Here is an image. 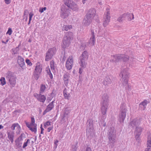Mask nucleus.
Listing matches in <instances>:
<instances>
[{
	"label": "nucleus",
	"instance_id": "nucleus-30",
	"mask_svg": "<svg viewBox=\"0 0 151 151\" xmlns=\"http://www.w3.org/2000/svg\"><path fill=\"white\" fill-rule=\"evenodd\" d=\"M121 56L123 57L122 58V59L124 62L127 61L129 60V57L127 55L121 54Z\"/></svg>",
	"mask_w": 151,
	"mask_h": 151
},
{
	"label": "nucleus",
	"instance_id": "nucleus-21",
	"mask_svg": "<svg viewBox=\"0 0 151 151\" xmlns=\"http://www.w3.org/2000/svg\"><path fill=\"white\" fill-rule=\"evenodd\" d=\"M7 137L9 139L12 143L14 142V132L10 131L7 132Z\"/></svg>",
	"mask_w": 151,
	"mask_h": 151
},
{
	"label": "nucleus",
	"instance_id": "nucleus-3",
	"mask_svg": "<svg viewBox=\"0 0 151 151\" xmlns=\"http://www.w3.org/2000/svg\"><path fill=\"white\" fill-rule=\"evenodd\" d=\"M73 33L71 32H67L65 33L63 41V43L62 47L63 48H65L69 46L70 44V41L73 38Z\"/></svg>",
	"mask_w": 151,
	"mask_h": 151
},
{
	"label": "nucleus",
	"instance_id": "nucleus-7",
	"mask_svg": "<svg viewBox=\"0 0 151 151\" xmlns=\"http://www.w3.org/2000/svg\"><path fill=\"white\" fill-rule=\"evenodd\" d=\"M56 48L53 47L49 49L46 53L45 60L48 61L51 59L56 52Z\"/></svg>",
	"mask_w": 151,
	"mask_h": 151
},
{
	"label": "nucleus",
	"instance_id": "nucleus-26",
	"mask_svg": "<svg viewBox=\"0 0 151 151\" xmlns=\"http://www.w3.org/2000/svg\"><path fill=\"white\" fill-rule=\"evenodd\" d=\"M54 101H53L50 103L47 106L46 109L49 112L54 107L53 103Z\"/></svg>",
	"mask_w": 151,
	"mask_h": 151
},
{
	"label": "nucleus",
	"instance_id": "nucleus-14",
	"mask_svg": "<svg viewBox=\"0 0 151 151\" xmlns=\"http://www.w3.org/2000/svg\"><path fill=\"white\" fill-rule=\"evenodd\" d=\"M42 94L40 93L39 94H34V96L38 101L42 103H44L46 99V97L45 96L42 95Z\"/></svg>",
	"mask_w": 151,
	"mask_h": 151
},
{
	"label": "nucleus",
	"instance_id": "nucleus-32",
	"mask_svg": "<svg viewBox=\"0 0 151 151\" xmlns=\"http://www.w3.org/2000/svg\"><path fill=\"white\" fill-rule=\"evenodd\" d=\"M134 19V15L132 14L127 13V19L129 21H131Z\"/></svg>",
	"mask_w": 151,
	"mask_h": 151
},
{
	"label": "nucleus",
	"instance_id": "nucleus-27",
	"mask_svg": "<svg viewBox=\"0 0 151 151\" xmlns=\"http://www.w3.org/2000/svg\"><path fill=\"white\" fill-rule=\"evenodd\" d=\"M63 1L65 5L69 8L73 2L71 0H63Z\"/></svg>",
	"mask_w": 151,
	"mask_h": 151
},
{
	"label": "nucleus",
	"instance_id": "nucleus-59",
	"mask_svg": "<svg viewBox=\"0 0 151 151\" xmlns=\"http://www.w3.org/2000/svg\"><path fill=\"white\" fill-rule=\"evenodd\" d=\"M27 142H25L24 143V145L23 146V148H24L27 146Z\"/></svg>",
	"mask_w": 151,
	"mask_h": 151
},
{
	"label": "nucleus",
	"instance_id": "nucleus-48",
	"mask_svg": "<svg viewBox=\"0 0 151 151\" xmlns=\"http://www.w3.org/2000/svg\"><path fill=\"white\" fill-rule=\"evenodd\" d=\"M26 62L27 63L28 65L30 66L32 65V63L29 60V59H26Z\"/></svg>",
	"mask_w": 151,
	"mask_h": 151
},
{
	"label": "nucleus",
	"instance_id": "nucleus-29",
	"mask_svg": "<svg viewBox=\"0 0 151 151\" xmlns=\"http://www.w3.org/2000/svg\"><path fill=\"white\" fill-rule=\"evenodd\" d=\"M148 103H149L148 101L147 100H145L140 104L139 105L140 106L141 105L143 106L144 107L143 110H144L146 108V105Z\"/></svg>",
	"mask_w": 151,
	"mask_h": 151
},
{
	"label": "nucleus",
	"instance_id": "nucleus-50",
	"mask_svg": "<svg viewBox=\"0 0 151 151\" xmlns=\"http://www.w3.org/2000/svg\"><path fill=\"white\" fill-rule=\"evenodd\" d=\"M122 16H123V19L124 20H125L126 19H127V13H124L123 14Z\"/></svg>",
	"mask_w": 151,
	"mask_h": 151
},
{
	"label": "nucleus",
	"instance_id": "nucleus-56",
	"mask_svg": "<svg viewBox=\"0 0 151 151\" xmlns=\"http://www.w3.org/2000/svg\"><path fill=\"white\" fill-rule=\"evenodd\" d=\"M4 1L5 3L7 4H8L11 3V1L10 0H5Z\"/></svg>",
	"mask_w": 151,
	"mask_h": 151
},
{
	"label": "nucleus",
	"instance_id": "nucleus-41",
	"mask_svg": "<svg viewBox=\"0 0 151 151\" xmlns=\"http://www.w3.org/2000/svg\"><path fill=\"white\" fill-rule=\"evenodd\" d=\"M34 127L32 128V127L30 128L29 129L30 130H31L32 132H34L35 133H36L37 132V126H33Z\"/></svg>",
	"mask_w": 151,
	"mask_h": 151
},
{
	"label": "nucleus",
	"instance_id": "nucleus-2",
	"mask_svg": "<svg viewBox=\"0 0 151 151\" xmlns=\"http://www.w3.org/2000/svg\"><path fill=\"white\" fill-rule=\"evenodd\" d=\"M109 96L106 93H104L102 96V102L101 103V112L102 114H106L107 109L109 106Z\"/></svg>",
	"mask_w": 151,
	"mask_h": 151
},
{
	"label": "nucleus",
	"instance_id": "nucleus-13",
	"mask_svg": "<svg viewBox=\"0 0 151 151\" xmlns=\"http://www.w3.org/2000/svg\"><path fill=\"white\" fill-rule=\"evenodd\" d=\"M73 63V60L72 58H68L66 63L65 66L68 70L71 69Z\"/></svg>",
	"mask_w": 151,
	"mask_h": 151
},
{
	"label": "nucleus",
	"instance_id": "nucleus-63",
	"mask_svg": "<svg viewBox=\"0 0 151 151\" xmlns=\"http://www.w3.org/2000/svg\"><path fill=\"white\" fill-rule=\"evenodd\" d=\"M49 111L46 109L43 112V114L45 115L46 113Z\"/></svg>",
	"mask_w": 151,
	"mask_h": 151
},
{
	"label": "nucleus",
	"instance_id": "nucleus-36",
	"mask_svg": "<svg viewBox=\"0 0 151 151\" xmlns=\"http://www.w3.org/2000/svg\"><path fill=\"white\" fill-rule=\"evenodd\" d=\"M0 81H1V84L2 86H3L6 84V81L5 78L4 77H1L0 79Z\"/></svg>",
	"mask_w": 151,
	"mask_h": 151
},
{
	"label": "nucleus",
	"instance_id": "nucleus-20",
	"mask_svg": "<svg viewBox=\"0 0 151 151\" xmlns=\"http://www.w3.org/2000/svg\"><path fill=\"white\" fill-rule=\"evenodd\" d=\"M17 62L19 65L22 68L24 67L25 63L24 59L21 56H18V57Z\"/></svg>",
	"mask_w": 151,
	"mask_h": 151
},
{
	"label": "nucleus",
	"instance_id": "nucleus-6",
	"mask_svg": "<svg viewBox=\"0 0 151 151\" xmlns=\"http://www.w3.org/2000/svg\"><path fill=\"white\" fill-rule=\"evenodd\" d=\"M116 130L113 127H111L108 131V136L109 139V143L114 144L115 142L116 136Z\"/></svg>",
	"mask_w": 151,
	"mask_h": 151
},
{
	"label": "nucleus",
	"instance_id": "nucleus-61",
	"mask_svg": "<svg viewBox=\"0 0 151 151\" xmlns=\"http://www.w3.org/2000/svg\"><path fill=\"white\" fill-rule=\"evenodd\" d=\"M53 128L52 127H50L47 128V130L48 132H50V131H51L52 129Z\"/></svg>",
	"mask_w": 151,
	"mask_h": 151
},
{
	"label": "nucleus",
	"instance_id": "nucleus-8",
	"mask_svg": "<svg viewBox=\"0 0 151 151\" xmlns=\"http://www.w3.org/2000/svg\"><path fill=\"white\" fill-rule=\"evenodd\" d=\"M110 18V12L109 9H106V12H105L104 19L103 25L105 27L109 24Z\"/></svg>",
	"mask_w": 151,
	"mask_h": 151
},
{
	"label": "nucleus",
	"instance_id": "nucleus-9",
	"mask_svg": "<svg viewBox=\"0 0 151 151\" xmlns=\"http://www.w3.org/2000/svg\"><path fill=\"white\" fill-rule=\"evenodd\" d=\"M42 70L41 65L37 64L35 67L34 73V76L36 80H37L41 74Z\"/></svg>",
	"mask_w": 151,
	"mask_h": 151
},
{
	"label": "nucleus",
	"instance_id": "nucleus-53",
	"mask_svg": "<svg viewBox=\"0 0 151 151\" xmlns=\"http://www.w3.org/2000/svg\"><path fill=\"white\" fill-rule=\"evenodd\" d=\"M34 15V14L32 13H30L29 14V20H31L33 16Z\"/></svg>",
	"mask_w": 151,
	"mask_h": 151
},
{
	"label": "nucleus",
	"instance_id": "nucleus-1",
	"mask_svg": "<svg viewBox=\"0 0 151 151\" xmlns=\"http://www.w3.org/2000/svg\"><path fill=\"white\" fill-rule=\"evenodd\" d=\"M5 77L9 87L11 88L14 87L16 84L17 77L14 73L8 71L5 74Z\"/></svg>",
	"mask_w": 151,
	"mask_h": 151
},
{
	"label": "nucleus",
	"instance_id": "nucleus-28",
	"mask_svg": "<svg viewBox=\"0 0 151 151\" xmlns=\"http://www.w3.org/2000/svg\"><path fill=\"white\" fill-rule=\"evenodd\" d=\"M72 28V26L71 25H64L62 27V30L63 31H68V30Z\"/></svg>",
	"mask_w": 151,
	"mask_h": 151
},
{
	"label": "nucleus",
	"instance_id": "nucleus-23",
	"mask_svg": "<svg viewBox=\"0 0 151 151\" xmlns=\"http://www.w3.org/2000/svg\"><path fill=\"white\" fill-rule=\"evenodd\" d=\"M87 60H85L79 58V63L80 66L83 68H85L87 64V63L86 62Z\"/></svg>",
	"mask_w": 151,
	"mask_h": 151
},
{
	"label": "nucleus",
	"instance_id": "nucleus-39",
	"mask_svg": "<svg viewBox=\"0 0 151 151\" xmlns=\"http://www.w3.org/2000/svg\"><path fill=\"white\" fill-rule=\"evenodd\" d=\"M50 67L52 70H54V62L53 60H52L50 62Z\"/></svg>",
	"mask_w": 151,
	"mask_h": 151
},
{
	"label": "nucleus",
	"instance_id": "nucleus-37",
	"mask_svg": "<svg viewBox=\"0 0 151 151\" xmlns=\"http://www.w3.org/2000/svg\"><path fill=\"white\" fill-rule=\"evenodd\" d=\"M78 143H76V145H72V151H76L77 148L78 147V146L77 145Z\"/></svg>",
	"mask_w": 151,
	"mask_h": 151
},
{
	"label": "nucleus",
	"instance_id": "nucleus-52",
	"mask_svg": "<svg viewBox=\"0 0 151 151\" xmlns=\"http://www.w3.org/2000/svg\"><path fill=\"white\" fill-rule=\"evenodd\" d=\"M16 145L17 146V147L18 148H19L21 146V145L19 142H16Z\"/></svg>",
	"mask_w": 151,
	"mask_h": 151
},
{
	"label": "nucleus",
	"instance_id": "nucleus-46",
	"mask_svg": "<svg viewBox=\"0 0 151 151\" xmlns=\"http://www.w3.org/2000/svg\"><path fill=\"white\" fill-rule=\"evenodd\" d=\"M12 29L11 28H9L7 32H6V34H9V35H11L12 33Z\"/></svg>",
	"mask_w": 151,
	"mask_h": 151
},
{
	"label": "nucleus",
	"instance_id": "nucleus-55",
	"mask_svg": "<svg viewBox=\"0 0 151 151\" xmlns=\"http://www.w3.org/2000/svg\"><path fill=\"white\" fill-rule=\"evenodd\" d=\"M46 125L47 126H49L50 125V122L49 121L47 122L45 124H44V126H45Z\"/></svg>",
	"mask_w": 151,
	"mask_h": 151
},
{
	"label": "nucleus",
	"instance_id": "nucleus-62",
	"mask_svg": "<svg viewBox=\"0 0 151 151\" xmlns=\"http://www.w3.org/2000/svg\"><path fill=\"white\" fill-rule=\"evenodd\" d=\"M8 41H9V40L7 39L6 40V41H5V42L4 41H2V42L3 43H4L5 44H6L8 42Z\"/></svg>",
	"mask_w": 151,
	"mask_h": 151
},
{
	"label": "nucleus",
	"instance_id": "nucleus-17",
	"mask_svg": "<svg viewBox=\"0 0 151 151\" xmlns=\"http://www.w3.org/2000/svg\"><path fill=\"white\" fill-rule=\"evenodd\" d=\"M70 77L69 73H66L63 75V79L64 81V83L66 86H67L68 85Z\"/></svg>",
	"mask_w": 151,
	"mask_h": 151
},
{
	"label": "nucleus",
	"instance_id": "nucleus-45",
	"mask_svg": "<svg viewBox=\"0 0 151 151\" xmlns=\"http://www.w3.org/2000/svg\"><path fill=\"white\" fill-rule=\"evenodd\" d=\"M18 47H17L16 48L13 49V53L14 54H17V53L18 51Z\"/></svg>",
	"mask_w": 151,
	"mask_h": 151
},
{
	"label": "nucleus",
	"instance_id": "nucleus-58",
	"mask_svg": "<svg viewBox=\"0 0 151 151\" xmlns=\"http://www.w3.org/2000/svg\"><path fill=\"white\" fill-rule=\"evenodd\" d=\"M86 151H92V150L91 148L90 147H87L86 148Z\"/></svg>",
	"mask_w": 151,
	"mask_h": 151
},
{
	"label": "nucleus",
	"instance_id": "nucleus-10",
	"mask_svg": "<svg viewBox=\"0 0 151 151\" xmlns=\"http://www.w3.org/2000/svg\"><path fill=\"white\" fill-rule=\"evenodd\" d=\"M143 129V128L141 127H136L134 131V134L136 140H139V136L140 135L141 132Z\"/></svg>",
	"mask_w": 151,
	"mask_h": 151
},
{
	"label": "nucleus",
	"instance_id": "nucleus-44",
	"mask_svg": "<svg viewBox=\"0 0 151 151\" xmlns=\"http://www.w3.org/2000/svg\"><path fill=\"white\" fill-rule=\"evenodd\" d=\"M123 20H124L123 19V16L122 15H120L117 19V20L120 22H122Z\"/></svg>",
	"mask_w": 151,
	"mask_h": 151
},
{
	"label": "nucleus",
	"instance_id": "nucleus-49",
	"mask_svg": "<svg viewBox=\"0 0 151 151\" xmlns=\"http://www.w3.org/2000/svg\"><path fill=\"white\" fill-rule=\"evenodd\" d=\"M46 9V7H44L42 8H40L39 9V11L41 13H42L44 11H45Z\"/></svg>",
	"mask_w": 151,
	"mask_h": 151
},
{
	"label": "nucleus",
	"instance_id": "nucleus-16",
	"mask_svg": "<svg viewBox=\"0 0 151 151\" xmlns=\"http://www.w3.org/2000/svg\"><path fill=\"white\" fill-rule=\"evenodd\" d=\"M103 84L106 87L112 85V82L109 76H107L106 77L103 81Z\"/></svg>",
	"mask_w": 151,
	"mask_h": 151
},
{
	"label": "nucleus",
	"instance_id": "nucleus-60",
	"mask_svg": "<svg viewBox=\"0 0 151 151\" xmlns=\"http://www.w3.org/2000/svg\"><path fill=\"white\" fill-rule=\"evenodd\" d=\"M145 151H151V149L150 147H147L145 149Z\"/></svg>",
	"mask_w": 151,
	"mask_h": 151
},
{
	"label": "nucleus",
	"instance_id": "nucleus-47",
	"mask_svg": "<svg viewBox=\"0 0 151 151\" xmlns=\"http://www.w3.org/2000/svg\"><path fill=\"white\" fill-rule=\"evenodd\" d=\"M147 147L151 148V141L148 140L147 142Z\"/></svg>",
	"mask_w": 151,
	"mask_h": 151
},
{
	"label": "nucleus",
	"instance_id": "nucleus-33",
	"mask_svg": "<svg viewBox=\"0 0 151 151\" xmlns=\"http://www.w3.org/2000/svg\"><path fill=\"white\" fill-rule=\"evenodd\" d=\"M16 127L18 129H19L20 128V126L19 125V124L17 123L16 124H13L12 126L11 127V128L13 130H14L15 129V128Z\"/></svg>",
	"mask_w": 151,
	"mask_h": 151
},
{
	"label": "nucleus",
	"instance_id": "nucleus-38",
	"mask_svg": "<svg viewBox=\"0 0 151 151\" xmlns=\"http://www.w3.org/2000/svg\"><path fill=\"white\" fill-rule=\"evenodd\" d=\"M31 125L32 126H37V124H35V120L34 117H32L31 118Z\"/></svg>",
	"mask_w": 151,
	"mask_h": 151
},
{
	"label": "nucleus",
	"instance_id": "nucleus-35",
	"mask_svg": "<svg viewBox=\"0 0 151 151\" xmlns=\"http://www.w3.org/2000/svg\"><path fill=\"white\" fill-rule=\"evenodd\" d=\"M46 87L45 85H42L40 87V93H43L46 89Z\"/></svg>",
	"mask_w": 151,
	"mask_h": 151
},
{
	"label": "nucleus",
	"instance_id": "nucleus-31",
	"mask_svg": "<svg viewBox=\"0 0 151 151\" xmlns=\"http://www.w3.org/2000/svg\"><path fill=\"white\" fill-rule=\"evenodd\" d=\"M95 40V37H91L90 38V39L89 42V44H90L92 46L94 45Z\"/></svg>",
	"mask_w": 151,
	"mask_h": 151
},
{
	"label": "nucleus",
	"instance_id": "nucleus-11",
	"mask_svg": "<svg viewBox=\"0 0 151 151\" xmlns=\"http://www.w3.org/2000/svg\"><path fill=\"white\" fill-rule=\"evenodd\" d=\"M122 57L121 56V54L111 55L110 61L112 62L117 63L122 60Z\"/></svg>",
	"mask_w": 151,
	"mask_h": 151
},
{
	"label": "nucleus",
	"instance_id": "nucleus-12",
	"mask_svg": "<svg viewBox=\"0 0 151 151\" xmlns=\"http://www.w3.org/2000/svg\"><path fill=\"white\" fill-rule=\"evenodd\" d=\"M69 11L68 9H65L64 7H62L61 9L60 12L61 17L63 19L67 17L69 15Z\"/></svg>",
	"mask_w": 151,
	"mask_h": 151
},
{
	"label": "nucleus",
	"instance_id": "nucleus-22",
	"mask_svg": "<svg viewBox=\"0 0 151 151\" xmlns=\"http://www.w3.org/2000/svg\"><path fill=\"white\" fill-rule=\"evenodd\" d=\"M70 92L69 90L65 88L63 91L64 96L65 99H69L70 96Z\"/></svg>",
	"mask_w": 151,
	"mask_h": 151
},
{
	"label": "nucleus",
	"instance_id": "nucleus-15",
	"mask_svg": "<svg viewBox=\"0 0 151 151\" xmlns=\"http://www.w3.org/2000/svg\"><path fill=\"white\" fill-rule=\"evenodd\" d=\"M92 19L85 16L83 22V26L87 27L89 25L92 21Z\"/></svg>",
	"mask_w": 151,
	"mask_h": 151
},
{
	"label": "nucleus",
	"instance_id": "nucleus-51",
	"mask_svg": "<svg viewBox=\"0 0 151 151\" xmlns=\"http://www.w3.org/2000/svg\"><path fill=\"white\" fill-rule=\"evenodd\" d=\"M96 32H95L93 30H91V35L92 36L91 37H95V34Z\"/></svg>",
	"mask_w": 151,
	"mask_h": 151
},
{
	"label": "nucleus",
	"instance_id": "nucleus-25",
	"mask_svg": "<svg viewBox=\"0 0 151 151\" xmlns=\"http://www.w3.org/2000/svg\"><path fill=\"white\" fill-rule=\"evenodd\" d=\"M88 58V54L86 51H84L83 52L82 55L80 57V58L85 60H87Z\"/></svg>",
	"mask_w": 151,
	"mask_h": 151
},
{
	"label": "nucleus",
	"instance_id": "nucleus-64",
	"mask_svg": "<svg viewBox=\"0 0 151 151\" xmlns=\"http://www.w3.org/2000/svg\"><path fill=\"white\" fill-rule=\"evenodd\" d=\"M3 137V134L2 133L0 132V139L2 138Z\"/></svg>",
	"mask_w": 151,
	"mask_h": 151
},
{
	"label": "nucleus",
	"instance_id": "nucleus-42",
	"mask_svg": "<svg viewBox=\"0 0 151 151\" xmlns=\"http://www.w3.org/2000/svg\"><path fill=\"white\" fill-rule=\"evenodd\" d=\"M91 30H93L95 32H96L98 30V29L94 25L91 26Z\"/></svg>",
	"mask_w": 151,
	"mask_h": 151
},
{
	"label": "nucleus",
	"instance_id": "nucleus-19",
	"mask_svg": "<svg viewBox=\"0 0 151 151\" xmlns=\"http://www.w3.org/2000/svg\"><path fill=\"white\" fill-rule=\"evenodd\" d=\"M140 124V121L137 119H133L131 121L129 125L132 127H137V126L139 125Z\"/></svg>",
	"mask_w": 151,
	"mask_h": 151
},
{
	"label": "nucleus",
	"instance_id": "nucleus-18",
	"mask_svg": "<svg viewBox=\"0 0 151 151\" xmlns=\"http://www.w3.org/2000/svg\"><path fill=\"white\" fill-rule=\"evenodd\" d=\"M95 13V10L94 9H90L86 16L93 19Z\"/></svg>",
	"mask_w": 151,
	"mask_h": 151
},
{
	"label": "nucleus",
	"instance_id": "nucleus-54",
	"mask_svg": "<svg viewBox=\"0 0 151 151\" xmlns=\"http://www.w3.org/2000/svg\"><path fill=\"white\" fill-rule=\"evenodd\" d=\"M83 68H83L82 67L80 68L79 69V73L80 74H81L82 73Z\"/></svg>",
	"mask_w": 151,
	"mask_h": 151
},
{
	"label": "nucleus",
	"instance_id": "nucleus-34",
	"mask_svg": "<svg viewBox=\"0 0 151 151\" xmlns=\"http://www.w3.org/2000/svg\"><path fill=\"white\" fill-rule=\"evenodd\" d=\"M89 126H90V125H89ZM93 131V129L92 128V125H91L90 127H89V129H88V128L87 129L86 133L87 134H88L89 133L91 135L92 134Z\"/></svg>",
	"mask_w": 151,
	"mask_h": 151
},
{
	"label": "nucleus",
	"instance_id": "nucleus-5",
	"mask_svg": "<svg viewBox=\"0 0 151 151\" xmlns=\"http://www.w3.org/2000/svg\"><path fill=\"white\" fill-rule=\"evenodd\" d=\"M120 109L119 120L120 123H122L123 122L126 117V113L127 110L126 108V106L124 104L121 105Z\"/></svg>",
	"mask_w": 151,
	"mask_h": 151
},
{
	"label": "nucleus",
	"instance_id": "nucleus-40",
	"mask_svg": "<svg viewBox=\"0 0 151 151\" xmlns=\"http://www.w3.org/2000/svg\"><path fill=\"white\" fill-rule=\"evenodd\" d=\"M47 74L49 76V77L51 79H52L53 77H52V75L51 73V72L50 70V69H48L47 70Z\"/></svg>",
	"mask_w": 151,
	"mask_h": 151
},
{
	"label": "nucleus",
	"instance_id": "nucleus-24",
	"mask_svg": "<svg viewBox=\"0 0 151 151\" xmlns=\"http://www.w3.org/2000/svg\"><path fill=\"white\" fill-rule=\"evenodd\" d=\"M73 11H78L79 10V7L78 5L76 3L73 2L69 8Z\"/></svg>",
	"mask_w": 151,
	"mask_h": 151
},
{
	"label": "nucleus",
	"instance_id": "nucleus-57",
	"mask_svg": "<svg viewBox=\"0 0 151 151\" xmlns=\"http://www.w3.org/2000/svg\"><path fill=\"white\" fill-rule=\"evenodd\" d=\"M26 125L27 126L29 129L31 127V126H31V124H30L27 123H26Z\"/></svg>",
	"mask_w": 151,
	"mask_h": 151
},
{
	"label": "nucleus",
	"instance_id": "nucleus-43",
	"mask_svg": "<svg viewBox=\"0 0 151 151\" xmlns=\"http://www.w3.org/2000/svg\"><path fill=\"white\" fill-rule=\"evenodd\" d=\"M70 112V110L67 108H66L65 111V115H67Z\"/></svg>",
	"mask_w": 151,
	"mask_h": 151
},
{
	"label": "nucleus",
	"instance_id": "nucleus-4",
	"mask_svg": "<svg viewBox=\"0 0 151 151\" xmlns=\"http://www.w3.org/2000/svg\"><path fill=\"white\" fill-rule=\"evenodd\" d=\"M129 75V73L127 69L125 68L121 72L120 76H122V84L124 86H126L127 85Z\"/></svg>",
	"mask_w": 151,
	"mask_h": 151
}]
</instances>
